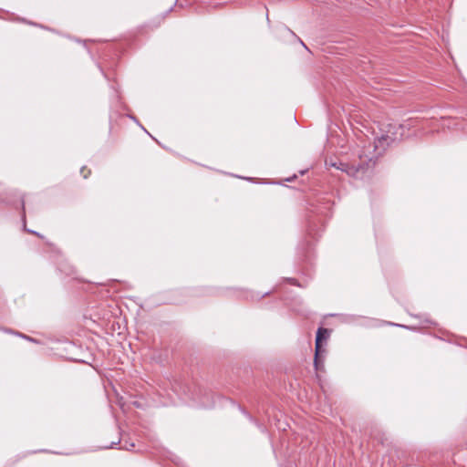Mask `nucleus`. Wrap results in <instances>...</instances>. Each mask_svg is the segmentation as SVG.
<instances>
[{
  "label": "nucleus",
  "mask_w": 467,
  "mask_h": 467,
  "mask_svg": "<svg viewBox=\"0 0 467 467\" xmlns=\"http://www.w3.org/2000/svg\"><path fill=\"white\" fill-rule=\"evenodd\" d=\"M202 406H203V407H208V405H207V404H205V403H204V402H202Z\"/></svg>",
  "instance_id": "obj_18"
},
{
  "label": "nucleus",
  "mask_w": 467,
  "mask_h": 467,
  "mask_svg": "<svg viewBox=\"0 0 467 467\" xmlns=\"http://www.w3.org/2000/svg\"><path fill=\"white\" fill-rule=\"evenodd\" d=\"M285 30H286L289 34H291V35L295 36L294 32H293V31H291L289 28H286V27H285Z\"/></svg>",
  "instance_id": "obj_15"
},
{
  "label": "nucleus",
  "mask_w": 467,
  "mask_h": 467,
  "mask_svg": "<svg viewBox=\"0 0 467 467\" xmlns=\"http://www.w3.org/2000/svg\"><path fill=\"white\" fill-rule=\"evenodd\" d=\"M318 213H324V211L320 208V209L318 210Z\"/></svg>",
  "instance_id": "obj_17"
},
{
  "label": "nucleus",
  "mask_w": 467,
  "mask_h": 467,
  "mask_svg": "<svg viewBox=\"0 0 467 467\" xmlns=\"http://www.w3.org/2000/svg\"><path fill=\"white\" fill-rule=\"evenodd\" d=\"M133 405H134L135 407H137V408H140V407H141L140 403V402H138V401H134V402H133Z\"/></svg>",
  "instance_id": "obj_14"
},
{
  "label": "nucleus",
  "mask_w": 467,
  "mask_h": 467,
  "mask_svg": "<svg viewBox=\"0 0 467 467\" xmlns=\"http://www.w3.org/2000/svg\"><path fill=\"white\" fill-rule=\"evenodd\" d=\"M26 231H27L28 233H31V234H36V235H37V236H39V237H41V238H42V235H41L39 233H37V232H35V231H32V230H29V229H28V230H26Z\"/></svg>",
  "instance_id": "obj_12"
},
{
  "label": "nucleus",
  "mask_w": 467,
  "mask_h": 467,
  "mask_svg": "<svg viewBox=\"0 0 467 467\" xmlns=\"http://www.w3.org/2000/svg\"><path fill=\"white\" fill-rule=\"evenodd\" d=\"M244 415H246V417H247L251 421L254 422L262 431H265V427H264V426H262V425H260V424H258V423L256 422V420H254V418H253L249 413H247L246 411H244Z\"/></svg>",
  "instance_id": "obj_4"
},
{
  "label": "nucleus",
  "mask_w": 467,
  "mask_h": 467,
  "mask_svg": "<svg viewBox=\"0 0 467 467\" xmlns=\"http://www.w3.org/2000/svg\"><path fill=\"white\" fill-rule=\"evenodd\" d=\"M287 281L290 282L292 285H296V280L294 278H287Z\"/></svg>",
  "instance_id": "obj_13"
},
{
  "label": "nucleus",
  "mask_w": 467,
  "mask_h": 467,
  "mask_svg": "<svg viewBox=\"0 0 467 467\" xmlns=\"http://www.w3.org/2000/svg\"><path fill=\"white\" fill-rule=\"evenodd\" d=\"M405 135V126L403 124L389 123L386 126L382 134L377 137L373 144L368 147V153L375 155V163L378 158L382 155L388 146L400 140Z\"/></svg>",
  "instance_id": "obj_1"
},
{
  "label": "nucleus",
  "mask_w": 467,
  "mask_h": 467,
  "mask_svg": "<svg viewBox=\"0 0 467 467\" xmlns=\"http://www.w3.org/2000/svg\"><path fill=\"white\" fill-rule=\"evenodd\" d=\"M337 163L336 169L357 179H362L364 175L369 173L376 165L375 155L367 154L365 150L359 155L358 163L350 164L341 161H337Z\"/></svg>",
  "instance_id": "obj_2"
},
{
  "label": "nucleus",
  "mask_w": 467,
  "mask_h": 467,
  "mask_svg": "<svg viewBox=\"0 0 467 467\" xmlns=\"http://www.w3.org/2000/svg\"><path fill=\"white\" fill-rule=\"evenodd\" d=\"M328 337V331L327 328L319 327L316 336V346H315V356H314V367L317 371L324 370V355L326 349L322 347V340H325Z\"/></svg>",
  "instance_id": "obj_3"
},
{
  "label": "nucleus",
  "mask_w": 467,
  "mask_h": 467,
  "mask_svg": "<svg viewBox=\"0 0 467 467\" xmlns=\"http://www.w3.org/2000/svg\"><path fill=\"white\" fill-rule=\"evenodd\" d=\"M326 164H327V166H332V167H335V168H336L337 163V161H333L331 160V161H326Z\"/></svg>",
  "instance_id": "obj_8"
},
{
  "label": "nucleus",
  "mask_w": 467,
  "mask_h": 467,
  "mask_svg": "<svg viewBox=\"0 0 467 467\" xmlns=\"http://www.w3.org/2000/svg\"><path fill=\"white\" fill-rule=\"evenodd\" d=\"M305 172H306V171H301L300 174L303 175V174H305Z\"/></svg>",
  "instance_id": "obj_20"
},
{
  "label": "nucleus",
  "mask_w": 467,
  "mask_h": 467,
  "mask_svg": "<svg viewBox=\"0 0 467 467\" xmlns=\"http://www.w3.org/2000/svg\"><path fill=\"white\" fill-rule=\"evenodd\" d=\"M424 322H426V323H431V322L429 319H427V318H426V319H424Z\"/></svg>",
  "instance_id": "obj_19"
},
{
  "label": "nucleus",
  "mask_w": 467,
  "mask_h": 467,
  "mask_svg": "<svg viewBox=\"0 0 467 467\" xmlns=\"http://www.w3.org/2000/svg\"><path fill=\"white\" fill-rule=\"evenodd\" d=\"M244 179L247 180V181H252L253 180L251 177H245Z\"/></svg>",
  "instance_id": "obj_16"
},
{
  "label": "nucleus",
  "mask_w": 467,
  "mask_h": 467,
  "mask_svg": "<svg viewBox=\"0 0 467 467\" xmlns=\"http://www.w3.org/2000/svg\"><path fill=\"white\" fill-rule=\"evenodd\" d=\"M300 43H301V45H303V46L306 48V47L305 46L304 42H302V41L300 40Z\"/></svg>",
  "instance_id": "obj_21"
},
{
  "label": "nucleus",
  "mask_w": 467,
  "mask_h": 467,
  "mask_svg": "<svg viewBox=\"0 0 467 467\" xmlns=\"http://www.w3.org/2000/svg\"><path fill=\"white\" fill-rule=\"evenodd\" d=\"M16 335H18L19 337H23V338L30 341V342H35V343L37 342V340L36 338H33V337H31L29 336H26V335H24V334H21V333H18V332L16 333Z\"/></svg>",
  "instance_id": "obj_5"
},
{
  "label": "nucleus",
  "mask_w": 467,
  "mask_h": 467,
  "mask_svg": "<svg viewBox=\"0 0 467 467\" xmlns=\"http://www.w3.org/2000/svg\"><path fill=\"white\" fill-rule=\"evenodd\" d=\"M21 207H22V210H23L22 219H23V221L25 222V220H26V214H25V201H24V199H23V198L21 199Z\"/></svg>",
  "instance_id": "obj_6"
},
{
  "label": "nucleus",
  "mask_w": 467,
  "mask_h": 467,
  "mask_svg": "<svg viewBox=\"0 0 467 467\" xmlns=\"http://www.w3.org/2000/svg\"><path fill=\"white\" fill-rule=\"evenodd\" d=\"M129 117H130L132 120H134L136 123H138V124L141 127V129H142L143 130H145L146 132H148V131H147V130H145V129H144V128H143V127L139 123V121H138V119H136V117H134V116H132V115H129Z\"/></svg>",
  "instance_id": "obj_9"
},
{
  "label": "nucleus",
  "mask_w": 467,
  "mask_h": 467,
  "mask_svg": "<svg viewBox=\"0 0 467 467\" xmlns=\"http://www.w3.org/2000/svg\"><path fill=\"white\" fill-rule=\"evenodd\" d=\"M85 169H86L85 167H82L81 170H80V172L83 174V177L85 179H87L88 174L90 173V171H88V173H84Z\"/></svg>",
  "instance_id": "obj_10"
},
{
  "label": "nucleus",
  "mask_w": 467,
  "mask_h": 467,
  "mask_svg": "<svg viewBox=\"0 0 467 467\" xmlns=\"http://www.w3.org/2000/svg\"><path fill=\"white\" fill-rule=\"evenodd\" d=\"M391 326H396V327H405V328H410V327H407V326H404V325H400V324H395V323H389Z\"/></svg>",
  "instance_id": "obj_11"
},
{
  "label": "nucleus",
  "mask_w": 467,
  "mask_h": 467,
  "mask_svg": "<svg viewBox=\"0 0 467 467\" xmlns=\"http://www.w3.org/2000/svg\"><path fill=\"white\" fill-rule=\"evenodd\" d=\"M134 446H135L134 443H130L129 445H127V443H126L125 445L121 446V448L130 451Z\"/></svg>",
  "instance_id": "obj_7"
}]
</instances>
